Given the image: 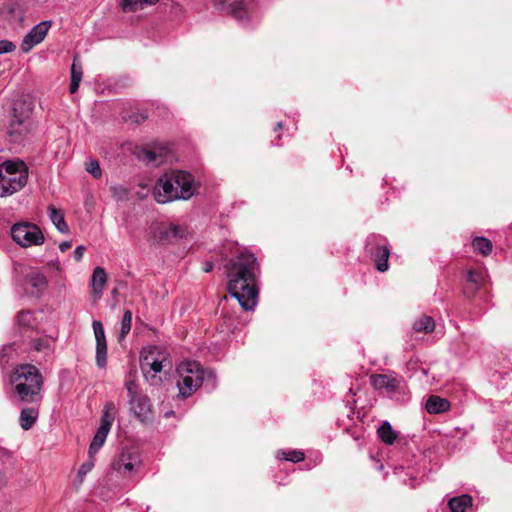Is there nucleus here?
<instances>
[{
    "instance_id": "c9c22d12",
    "label": "nucleus",
    "mask_w": 512,
    "mask_h": 512,
    "mask_svg": "<svg viewBox=\"0 0 512 512\" xmlns=\"http://www.w3.org/2000/svg\"><path fill=\"white\" fill-rule=\"evenodd\" d=\"M86 170L94 178H100L102 176V170L97 160H90L86 165Z\"/></svg>"
},
{
    "instance_id": "a878e982",
    "label": "nucleus",
    "mask_w": 512,
    "mask_h": 512,
    "mask_svg": "<svg viewBox=\"0 0 512 512\" xmlns=\"http://www.w3.org/2000/svg\"><path fill=\"white\" fill-rule=\"evenodd\" d=\"M394 474L398 475L411 488H416L419 485L418 473L414 469L405 470L403 467H395Z\"/></svg>"
},
{
    "instance_id": "0eeeda50",
    "label": "nucleus",
    "mask_w": 512,
    "mask_h": 512,
    "mask_svg": "<svg viewBox=\"0 0 512 512\" xmlns=\"http://www.w3.org/2000/svg\"><path fill=\"white\" fill-rule=\"evenodd\" d=\"M371 384L392 400L405 402L408 399L406 383L400 377L391 374H375L371 376Z\"/></svg>"
},
{
    "instance_id": "5701e85b",
    "label": "nucleus",
    "mask_w": 512,
    "mask_h": 512,
    "mask_svg": "<svg viewBox=\"0 0 512 512\" xmlns=\"http://www.w3.org/2000/svg\"><path fill=\"white\" fill-rule=\"evenodd\" d=\"M472 504L473 499L468 494L452 497L448 502L451 512H467L468 509H471Z\"/></svg>"
},
{
    "instance_id": "6e6552de",
    "label": "nucleus",
    "mask_w": 512,
    "mask_h": 512,
    "mask_svg": "<svg viewBox=\"0 0 512 512\" xmlns=\"http://www.w3.org/2000/svg\"><path fill=\"white\" fill-rule=\"evenodd\" d=\"M226 9L243 27L253 26L261 18V11L255 0H227Z\"/></svg>"
},
{
    "instance_id": "a211bd4d",
    "label": "nucleus",
    "mask_w": 512,
    "mask_h": 512,
    "mask_svg": "<svg viewBox=\"0 0 512 512\" xmlns=\"http://www.w3.org/2000/svg\"><path fill=\"white\" fill-rule=\"evenodd\" d=\"M130 409L133 414L142 422L147 421L151 415L149 398L144 395H135L129 399Z\"/></svg>"
},
{
    "instance_id": "f3484780",
    "label": "nucleus",
    "mask_w": 512,
    "mask_h": 512,
    "mask_svg": "<svg viewBox=\"0 0 512 512\" xmlns=\"http://www.w3.org/2000/svg\"><path fill=\"white\" fill-rule=\"evenodd\" d=\"M188 234L189 229L186 225L169 223L159 228V238L161 241L165 242H173L178 239L186 238Z\"/></svg>"
},
{
    "instance_id": "f704fd0d",
    "label": "nucleus",
    "mask_w": 512,
    "mask_h": 512,
    "mask_svg": "<svg viewBox=\"0 0 512 512\" xmlns=\"http://www.w3.org/2000/svg\"><path fill=\"white\" fill-rule=\"evenodd\" d=\"M110 190H111L113 196L117 200L124 201V200L128 199L129 191H128V189L125 186H123V185H112L110 187Z\"/></svg>"
},
{
    "instance_id": "4468645a",
    "label": "nucleus",
    "mask_w": 512,
    "mask_h": 512,
    "mask_svg": "<svg viewBox=\"0 0 512 512\" xmlns=\"http://www.w3.org/2000/svg\"><path fill=\"white\" fill-rule=\"evenodd\" d=\"M52 26L51 21H42L35 25L23 38L21 43V51L23 53L30 52L36 45L40 44L47 36Z\"/></svg>"
},
{
    "instance_id": "58836bf2",
    "label": "nucleus",
    "mask_w": 512,
    "mask_h": 512,
    "mask_svg": "<svg viewBox=\"0 0 512 512\" xmlns=\"http://www.w3.org/2000/svg\"><path fill=\"white\" fill-rule=\"evenodd\" d=\"M16 49V45L7 39L0 40V55L5 53L13 52Z\"/></svg>"
},
{
    "instance_id": "a18cd8bd",
    "label": "nucleus",
    "mask_w": 512,
    "mask_h": 512,
    "mask_svg": "<svg viewBox=\"0 0 512 512\" xmlns=\"http://www.w3.org/2000/svg\"><path fill=\"white\" fill-rule=\"evenodd\" d=\"M2 465L3 463L0 461V488L5 486L7 483V478L5 476V473L3 472Z\"/></svg>"
},
{
    "instance_id": "49530a36",
    "label": "nucleus",
    "mask_w": 512,
    "mask_h": 512,
    "mask_svg": "<svg viewBox=\"0 0 512 512\" xmlns=\"http://www.w3.org/2000/svg\"><path fill=\"white\" fill-rule=\"evenodd\" d=\"M72 244L69 241H63L59 244V249L61 252L67 251L69 248H71Z\"/></svg>"
},
{
    "instance_id": "2f4dec72",
    "label": "nucleus",
    "mask_w": 512,
    "mask_h": 512,
    "mask_svg": "<svg viewBox=\"0 0 512 512\" xmlns=\"http://www.w3.org/2000/svg\"><path fill=\"white\" fill-rule=\"evenodd\" d=\"M82 79V67L77 63V58H74L72 67H71V81L69 85L70 93H75Z\"/></svg>"
},
{
    "instance_id": "473e14b6",
    "label": "nucleus",
    "mask_w": 512,
    "mask_h": 512,
    "mask_svg": "<svg viewBox=\"0 0 512 512\" xmlns=\"http://www.w3.org/2000/svg\"><path fill=\"white\" fill-rule=\"evenodd\" d=\"M378 435L380 439L388 445H391L397 435L396 432L393 430L391 424L388 421H385L378 429Z\"/></svg>"
},
{
    "instance_id": "ddd939ff",
    "label": "nucleus",
    "mask_w": 512,
    "mask_h": 512,
    "mask_svg": "<svg viewBox=\"0 0 512 512\" xmlns=\"http://www.w3.org/2000/svg\"><path fill=\"white\" fill-rule=\"evenodd\" d=\"M138 157L148 164L156 166L171 161L173 158L171 146L168 144H156L152 148H145Z\"/></svg>"
},
{
    "instance_id": "c756f323",
    "label": "nucleus",
    "mask_w": 512,
    "mask_h": 512,
    "mask_svg": "<svg viewBox=\"0 0 512 512\" xmlns=\"http://www.w3.org/2000/svg\"><path fill=\"white\" fill-rule=\"evenodd\" d=\"M158 0H121L120 6L124 12H135L146 6L153 5Z\"/></svg>"
},
{
    "instance_id": "4c0bfd02",
    "label": "nucleus",
    "mask_w": 512,
    "mask_h": 512,
    "mask_svg": "<svg viewBox=\"0 0 512 512\" xmlns=\"http://www.w3.org/2000/svg\"><path fill=\"white\" fill-rule=\"evenodd\" d=\"M17 321L21 326H29L32 322V314L30 311H21L17 316Z\"/></svg>"
},
{
    "instance_id": "ea45409f",
    "label": "nucleus",
    "mask_w": 512,
    "mask_h": 512,
    "mask_svg": "<svg viewBox=\"0 0 512 512\" xmlns=\"http://www.w3.org/2000/svg\"><path fill=\"white\" fill-rule=\"evenodd\" d=\"M32 347L36 351H44L49 348L47 340L40 339V338L33 340Z\"/></svg>"
},
{
    "instance_id": "de8ad7c7",
    "label": "nucleus",
    "mask_w": 512,
    "mask_h": 512,
    "mask_svg": "<svg viewBox=\"0 0 512 512\" xmlns=\"http://www.w3.org/2000/svg\"><path fill=\"white\" fill-rule=\"evenodd\" d=\"M213 268H214V264L212 262L207 261V262L203 263L202 269L204 272L209 273L213 270Z\"/></svg>"
},
{
    "instance_id": "4be33fe9",
    "label": "nucleus",
    "mask_w": 512,
    "mask_h": 512,
    "mask_svg": "<svg viewBox=\"0 0 512 512\" xmlns=\"http://www.w3.org/2000/svg\"><path fill=\"white\" fill-rule=\"evenodd\" d=\"M484 280V272L481 270L472 269L467 273V282L469 287L466 288L465 293L471 297L478 291Z\"/></svg>"
},
{
    "instance_id": "aec40b11",
    "label": "nucleus",
    "mask_w": 512,
    "mask_h": 512,
    "mask_svg": "<svg viewBox=\"0 0 512 512\" xmlns=\"http://www.w3.org/2000/svg\"><path fill=\"white\" fill-rule=\"evenodd\" d=\"M48 217L53 223L55 228L62 234L69 233V227L65 222L64 213L62 210L57 209L55 206L50 205L48 207Z\"/></svg>"
},
{
    "instance_id": "f8f14e48",
    "label": "nucleus",
    "mask_w": 512,
    "mask_h": 512,
    "mask_svg": "<svg viewBox=\"0 0 512 512\" xmlns=\"http://www.w3.org/2000/svg\"><path fill=\"white\" fill-rule=\"evenodd\" d=\"M141 457L134 448H123L117 458L113 461V469L123 477L131 475L140 465Z\"/></svg>"
},
{
    "instance_id": "a19ab883",
    "label": "nucleus",
    "mask_w": 512,
    "mask_h": 512,
    "mask_svg": "<svg viewBox=\"0 0 512 512\" xmlns=\"http://www.w3.org/2000/svg\"><path fill=\"white\" fill-rule=\"evenodd\" d=\"M12 350V346H4L0 352V364L2 367H4L5 364L8 363V359L6 357L8 356V352Z\"/></svg>"
},
{
    "instance_id": "c85d7f7f",
    "label": "nucleus",
    "mask_w": 512,
    "mask_h": 512,
    "mask_svg": "<svg viewBox=\"0 0 512 512\" xmlns=\"http://www.w3.org/2000/svg\"><path fill=\"white\" fill-rule=\"evenodd\" d=\"M471 246L473 250L483 256H487L492 252V242L482 236H477L472 239Z\"/></svg>"
},
{
    "instance_id": "9d476101",
    "label": "nucleus",
    "mask_w": 512,
    "mask_h": 512,
    "mask_svg": "<svg viewBox=\"0 0 512 512\" xmlns=\"http://www.w3.org/2000/svg\"><path fill=\"white\" fill-rule=\"evenodd\" d=\"M365 254L371 258L379 272H386L389 269L390 245L384 236L369 235L365 243Z\"/></svg>"
},
{
    "instance_id": "20e7f679",
    "label": "nucleus",
    "mask_w": 512,
    "mask_h": 512,
    "mask_svg": "<svg viewBox=\"0 0 512 512\" xmlns=\"http://www.w3.org/2000/svg\"><path fill=\"white\" fill-rule=\"evenodd\" d=\"M10 383L21 401L34 402L40 399L43 377L34 365H18L10 376Z\"/></svg>"
},
{
    "instance_id": "cd10ccee",
    "label": "nucleus",
    "mask_w": 512,
    "mask_h": 512,
    "mask_svg": "<svg viewBox=\"0 0 512 512\" xmlns=\"http://www.w3.org/2000/svg\"><path fill=\"white\" fill-rule=\"evenodd\" d=\"M412 328L418 333H430L435 328V321L428 315H421L415 319Z\"/></svg>"
},
{
    "instance_id": "f257e3e1",
    "label": "nucleus",
    "mask_w": 512,
    "mask_h": 512,
    "mask_svg": "<svg viewBox=\"0 0 512 512\" xmlns=\"http://www.w3.org/2000/svg\"><path fill=\"white\" fill-rule=\"evenodd\" d=\"M230 295L246 310H253L257 305V277L259 266L253 253L246 250L231 258L226 264Z\"/></svg>"
},
{
    "instance_id": "37998d69",
    "label": "nucleus",
    "mask_w": 512,
    "mask_h": 512,
    "mask_svg": "<svg viewBox=\"0 0 512 512\" xmlns=\"http://www.w3.org/2000/svg\"><path fill=\"white\" fill-rule=\"evenodd\" d=\"M85 251H86L85 246H83V245L77 246L73 252L74 259L76 261H80L83 258Z\"/></svg>"
},
{
    "instance_id": "bb28decb",
    "label": "nucleus",
    "mask_w": 512,
    "mask_h": 512,
    "mask_svg": "<svg viewBox=\"0 0 512 512\" xmlns=\"http://www.w3.org/2000/svg\"><path fill=\"white\" fill-rule=\"evenodd\" d=\"M110 431L105 430L104 428L97 429L92 442L89 446V457L94 458L95 454L98 453V451L101 449V447L104 445L106 438L108 436Z\"/></svg>"
},
{
    "instance_id": "3c124183",
    "label": "nucleus",
    "mask_w": 512,
    "mask_h": 512,
    "mask_svg": "<svg viewBox=\"0 0 512 512\" xmlns=\"http://www.w3.org/2000/svg\"><path fill=\"white\" fill-rule=\"evenodd\" d=\"M383 468H384L383 464H379V466L377 467L378 470H382Z\"/></svg>"
},
{
    "instance_id": "1a4fd4ad",
    "label": "nucleus",
    "mask_w": 512,
    "mask_h": 512,
    "mask_svg": "<svg viewBox=\"0 0 512 512\" xmlns=\"http://www.w3.org/2000/svg\"><path fill=\"white\" fill-rule=\"evenodd\" d=\"M12 240L22 248L40 246L45 242V236L40 227L31 222H18L11 226Z\"/></svg>"
},
{
    "instance_id": "72a5a7b5",
    "label": "nucleus",
    "mask_w": 512,
    "mask_h": 512,
    "mask_svg": "<svg viewBox=\"0 0 512 512\" xmlns=\"http://www.w3.org/2000/svg\"><path fill=\"white\" fill-rule=\"evenodd\" d=\"M131 323H132V312L130 310H126L123 314L122 320H121V337H125L131 330Z\"/></svg>"
},
{
    "instance_id": "79ce46f5",
    "label": "nucleus",
    "mask_w": 512,
    "mask_h": 512,
    "mask_svg": "<svg viewBox=\"0 0 512 512\" xmlns=\"http://www.w3.org/2000/svg\"><path fill=\"white\" fill-rule=\"evenodd\" d=\"M149 192H150V189L148 188L147 185L140 184L139 185V190L136 192V195L140 199H145L148 196Z\"/></svg>"
},
{
    "instance_id": "e433bc0d",
    "label": "nucleus",
    "mask_w": 512,
    "mask_h": 512,
    "mask_svg": "<svg viewBox=\"0 0 512 512\" xmlns=\"http://www.w3.org/2000/svg\"><path fill=\"white\" fill-rule=\"evenodd\" d=\"M94 467V458H90L81 465V467L78 470L77 477L79 478V481L82 482L85 475L92 470Z\"/></svg>"
},
{
    "instance_id": "9b49d317",
    "label": "nucleus",
    "mask_w": 512,
    "mask_h": 512,
    "mask_svg": "<svg viewBox=\"0 0 512 512\" xmlns=\"http://www.w3.org/2000/svg\"><path fill=\"white\" fill-rule=\"evenodd\" d=\"M34 129L33 121L28 113L17 114L14 108L13 118L8 126L7 134L13 143L21 144L29 140Z\"/></svg>"
},
{
    "instance_id": "7ed1b4c3",
    "label": "nucleus",
    "mask_w": 512,
    "mask_h": 512,
    "mask_svg": "<svg viewBox=\"0 0 512 512\" xmlns=\"http://www.w3.org/2000/svg\"><path fill=\"white\" fill-rule=\"evenodd\" d=\"M179 396L187 398L191 396L201 385L212 391L217 386L216 375L213 370L205 369L199 362L185 360L176 368Z\"/></svg>"
},
{
    "instance_id": "7c9ffc66",
    "label": "nucleus",
    "mask_w": 512,
    "mask_h": 512,
    "mask_svg": "<svg viewBox=\"0 0 512 512\" xmlns=\"http://www.w3.org/2000/svg\"><path fill=\"white\" fill-rule=\"evenodd\" d=\"M276 458L278 460L290 461L292 463H298L305 459V454L301 450H278L276 452Z\"/></svg>"
},
{
    "instance_id": "393cba45",
    "label": "nucleus",
    "mask_w": 512,
    "mask_h": 512,
    "mask_svg": "<svg viewBox=\"0 0 512 512\" xmlns=\"http://www.w3.org/2000/svg\"><path fill=\"white\" fill-rule=\"evenodd\" d=\"M38 409L34 407H24L20 412L19 424L22 429L29 430L35 424L38 418Z\"/></svg>"
},
{
    "instance_id": "39448f33",
    "label": "nucleus",
    "mask_w": 512,
    "mask_h": 512,
    "mask_svg": "<svg viewBox=\"0 0 512 512\" xmlns=\"http://www.w3.org/2000/svg\"><path fill=\"white\" fill-rule=\"evenodd\" d=\"M28 170L22 161H5L0 164V197L20 191L27 183Z\"/></svg>"
},
{
    "instance_id": "423d86ee",
    "label": "nucleus",
    "mask_w": 512,
    "mask_h": 512,
    "mask_svg": "<svg viewBox=\"0 0 512 512\" xmlns=\"http://www.w3.org/2000/svg\"><path fill=\"white\" fill-rule=\"evenodd\" d=\"M144 353L141 359V369L144 377L151 385H158L161 381L158 373L172 367L169 354L165 349L157 346L149 348Z\"/></svg>"
},
{
    "instance_id": "dca6fc26",
    "label": "nucleus",
    "mask_w": 512,
    "mask_h": 512,
    "mask_svg": "<svg viewBox=\"0 0 512 512\" xmlns=\"http://www.w3.org/2000/svg\"><path fill=\"white\" fill-rule=\"evenodd\" d=\"M47 286V278L41 272L32 271L25 276L24 288L32 296H41L46 291Z\"/></svg>"
},
{
    "instance_id": "f03ea898",
    "label": "nucleus",
    "mask_w": 512,
    "mask_h": 512,
    "mask_svg": "<svg viewBox=\"0 0 512 512\" xmlns=\"http://www.w3.org/2000/svg\"><path fill=\"white\" fill-rule=\"evenodd\" d=\"M199 183L193 174L184 170H171L162 174L153 188V197L159 204L178 200L187 201L198 193Z\"/></svg>"
},
{
    "instance_id": "09e8293b",
    "label": "nucleus",
    "mask_w": 512,
    "mask_h": 512,
    "mask_svg": "<svg viewBox=\"0 0 512 512\" xmlns=\"http://www.w3.org/2000/svg\"><path fill=\"white\" fill-rule=\"evenodd\" d=\"M282 127H283V123L282 122H278L276 124L275 131H277L278 129H281Z\"/></svg>"
},
{
    "instance_id": "6ab92c4d",
    "label": "nucleus",
    "mask_w": 512,
    "mask_h": 512,
    "mask_svg": "<svg viewBox=\"0 0 512 512\" xmlns=\"http://www.w3.org/2000/svg\"><path fill=\"white\" fill-rule=\"evenodd\" d=\"M107 281L108 276L105 269L100 266L95 267L90 279L91 295L95 301L101 299Z\"/></svg>"
},
{
    "instance_id": "c03bdc74",
    "label": "nucleus",
    "mask_w": 512,
    "mask_h": 512,
    "mask_svg": "<svg viewBox=\"0 0 512 512\" xmlns=\"http://www.w3.org/2000/svg\"><path fill=\"white\" fill-rule=\"evenodd\" d=\"M126 389L128 391L129 399L132 398V396L137 395L136 393V385L133 381H127L125 383Z\"/></svg>"
},
{
    "instance_id": "b1692460",
    "label": "nucleus",
    "mask_w": 512,
    "mask_h": 512,
    "mask_svg": "<svg viewBox=\"0 0 512 512\" xmlns=\"http://www.w3.org/2000/svg\"><path fill=\"white\" fill-rule=\"evenodd\" d=\"M117 413L116 405L113 402H107L104 405L99 428H104L105 430L110 431L112 424L115 420V416Z\"/></svg>"
},
{
    "instance_id": "412c9836",
    "label": "nucleus",
    "mask_w": 512,
    "mask_h": 512,
    "mask_svg": "<svg viewBox=\"0 0 512 512\" xmlns=\"http://www.w3.org/2000/svg\"><path fill=\"white\" fill-rule=\"evenodd\" d=\"M425 408L430 414H440L450 409V403L447 399L432 395L427 399Z\"/></svg>"
},
{
    "instance_id": "8fccbe9b",
    "label": "nucleus",
    "mask_w": 512,
    "mask_h": 512,
    "mask_svg": "<svg viewBox=\"0 0 512 512\" xmlns=\"http://www.w3.org/2000/svg\"><path fill=\"white\" fill-rule=\"evenodd\" d=\"M321 459H322V456H321L320 454H318V455L316 456V460H317L318 462H320V461H321Z\"/></svg>"
},
{
    "instance_id": "2eb2a0df",
    "label": "nucleus",
    "mask_w": 512,
    "mask_h": 512,
    "mask_svg": "<svg viewBox=\"0 0 512 512\" xmlns=\"http://www.w3.org/2000/svg\"><path fill=\"white\" fill-rule=\"evenodd\" d=\"M92 328L96 340V365L105 368L107 365V342L103 325L100 321L94 320Z\"/></svg>"
}]
</instances>
